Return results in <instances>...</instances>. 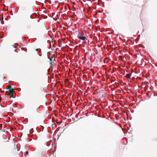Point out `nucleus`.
<instances>
[{"mask_svg":"<svg viewBox=\"0 0 157 157\" xmlns=\"http://www.w3.org/2000/svg\"><path fill=\"white\" fill-rule=\"evenodd\" d=\"M77 36L79 39L83 41H85L86 39V37L84 36V34L82 32L78 33Z\"/></svg>","mask_w":157,"mask_h":157,"instance_id":"1","label":"nucleus"},{"mask_svg":"<svg viewBox=\"0 0 157 157\" xmlns=\"http://www.w3.org/2000/svg\"><path fill=\"white\" fill-rule=\"evenodd\" d=\"M6 89L9 90L6 92V94L10 95V94H13V92H14L13 89L11 87L6 88Z\"/></svg>","mask_w":157,"mask_h":157,"instance_id":"2","label":"nucleus"},{"mask_svg":"<svg viewBox=\"0 0 157 157\" xmlns=\"http://www.w3.org/2000/svg\"><path fill=\"white\" fill-rule=\"evenodd\" d=\"M33 8H31L30 10H28L26 12V13L27 14H28L29 15L30 17L31 18L33 19V18L32 17L31 15L33 13Z\"/></svg>","mask_w":157,"mask_h":157,"instance_id":"3","label":"nucleus"},{"mask_svg":"<svg viewBox=\"0 0 157 157\" xmlns=\"http://www.w3.org/2000/svg\"><path fill=\"white\" fill-rule=\"evenodd\" d=\"M132 73H129L128 74H127L125 77L128 79H130Z\"/></svg>","mask_w":157,"mask_h":157,"instance_id":"4","label":"nucleus"},{"mask_svg":"<svg viewBox=\"0 0 157 157\" xmlns=\"http://www.w3.org/2000/svg\"><path fill=\"white\" fill-rule=\"evenodd\" d=\"M50 65L51 67H53L55 66V63L53 61L51 62L50 63Z\"/></svg>","mask_w":157,"mask_h":157,"instance_id":"5","label":"nucleus"},{"mask_svg":"<svg viewBox=\"0 0 157 157\" xmlns=\"http://www.w3.org/2000/svg\"><path fill=\"white\" fill-rule=\"evenodd\" d=\"M52 57H49L48 58V59H49V60L50 61V62H52Z\"/></svg>","mask_w":157,"mask_h":157,"instance_id":"6","label":"nucleus"},{"mask_svg":"<svg viewBox=\"0 0 157 157\" xmlns=\"http://www.w3.org/2000/svg\"><path fill=\"white\" fill-rule=\"evenodd\" d=\"M10 98H13V94H10Z\"/></svg>","mask_w":157,"mask_h":157,"instance_id":"7","label":"nucleus"},{"mask_svg":"<svg viewBox=\"0 0 157 157\" xmlns=\"http://www.w3.org/2000/svg\"><path fill=\"white\" fill-rule=\"evenodd\" d=\"M53 19L55 21H56V20H57V18H56V17L55 18H54Z\"/></svg>","mask_w":157,"mask_h":157,"instance_id":"8","label":"nucleus"},{"mask_svg":"<svg viewBox=\"0 0 157 157\" xmlns=\"http://www.w3.org/2000/svg\"><path fill=\"white\" fill-rule=\"evenodd\" d=\"M19 89H20V90H21L20 89V88H18V89H17V90H18V91H20Z\"/></svg>","mask_w":157,"mask_h":157,"instance_id":"9","label":"nucleus"},{"mask_svg":"<svg viewBox=\"0 0 157 157\" xmlns=\"http://www.w3.org/2000/svg\"><path fill=\"white\" fill-rule=\"evenodd\" d=\"M19 89H20V90H21L20 89V88H18V89H17V90H18V91H20Z\"/></svg>","mask_w":157,"mask_h":157,"instance_id":"10","label":"nucleus"},{"mask_svg":"<svg viewBox=\"0 0 157 157\" xmlns=\"http://www.w3.org/2000/svg\"><path fill=\"white\" fill-rule=\"evenodd\" d=\"M2 37L0 36V38H2Z\"/></svg>","mask_w":157,"mask_h":157,"instance_id":"11","label":"nucleus"},{"mask_svg":"<svg viewBox=\"0 0 157 157\" xmlns=\"http://www.w3.org/2000/svg\"><path fill=\"white\" fill-rule=\"evenodd\" d=\"M37 50H38V49H36V51H37Z\"/></svg>","mask_w":157,"mask_h":157,"instance_id":"12","label":"nucleus"},{"mask_svg":"<svg viewBox=\"0 0 157 157\" xmlns=\"http://www.w3.org/2000/svg\"><path fill=\"white\" fill-rule=\"evenodd\" d=\"M26 153H28V151H27V152H26Z\"/></svg>","mask_w":157,"mask_h":157,"instance_id":"13","label":"nucleus"},{"mask_svg":"<svg viewBox=\"0 0 157 157\" xmlns=\"http://www.w3.org/2000/svg\"><path fill=\"white\" fill-rule=\"evenodd\" d=\"M54 60H55V59H54Z\"/></svg>","mask_w":157,"mask_h":157,"instance_id":"14","label":"nucleus"}]
</instances>
